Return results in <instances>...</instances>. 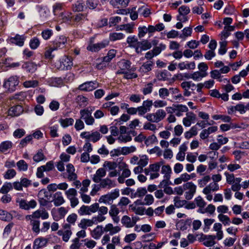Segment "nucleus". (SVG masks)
Segmentation results:
<instances>
[{
	"mask_svg": "<svg viewBox=\"0 0 249 249\" xmlns=\"http://www.w3.org/2000/svg\"><path fill=\"white\" fill-rule=\"evenodd\" d=\"M174 203L175 206L179 208L185 206L187 201L185 200H180L178 197L176 196L174 198Z\"/></svg>",
	"mask_w": 249,
	"mask_h": 249,
	"instance_id": "nucleus-48",
	"label": "nucleus"
},
{
	"mask_svg": "<svg viewBox=\"0 0 249 249\" xmlns=\"http://www.w3.org/2000/svg\"><path fill=\"white\" fill-rule=\"evenodd\" d=\"M197 134V128L196 126H193L191 129L185 132L184 137L186 139H189Z\"/></svg>",
	"mask_w": 249,
	"mask_h": 249,
	"instance_id": "nucleus-38",
	"label": "nucleus"
},
{
	"mask_svg": "<svg viewBox=\"0 0 249 249\" xmlns=\"http://www.w3.org/2000/svg\"><path fill=\"white\" fill-rule=\"evenodd\" d=\"M85 8L84 2L82 0H78L72 4V9L74 12H79L84 11Z\"/></svg>",
	"mask_w": 249,
	"mask_h": 249,
	"instance_id": "nucleus-28",
	"label": "nucleus"
},
{
	"mask_svg": "<svg viewBox=\"0 0 249 249\" xmlns=\"http://www.w3.org/2000/svg\"><path fill=\"white\" fill-rule=\"evenodd\" d=\"M67 38L64 36H60L58 40L56 41L54 47L57 49L63 48L65 47L66 43H67Z\"/></svg>",
	"mask_w": 249,
	"mask_h": 249,
	"instance_id": "nucleus-37",
	"label": "nucleus"
},
{
	"mask_svg": "<svg viewBox=\"0 0 249 249\" xmlns=\"http://www.w3.org/2000/svg\"><path fill=\"white\" fill-rule=\"evenodd\" d=\"M182 34L180 35L179 37L181 38H185L186 37L191 36L192 29L190 27L184 28L182 31Z\"/></svg>",
	"mask_w": 249,
	"mask_h": 249,
	"instance_id": "nucleus-56",
	"label": "nucleus"
},
{
	"mask_svg": "<svg viewBox=\"0 0 249 249\" xmlns=\"http://www.w3.org/2000/svg\"><path fill=\"white\" fill-rule=\"evenodd\" d=\"M194 201L197 207L203 208L206 205V203L204 199L200 196L195 198Z\"/></svg>",
	"mask_w": 249,
	"mask_h": 249,
	"instance_id": "nucleus-45",
	"label": "nucleus"
},
{
	"mask_svg": "<svg viewBox=\"0 0 249 249\" xmlns=\"http://www.w3.org/2000/svg\"><path fill=\"white\" fill-rule=\"evenodd\" d=\"M100 218L97 217H96L95 216H93L91 219H82L79 225V227L84 229L87 227H92L94 225H97L100 223L99 220Z\"/></svg>",
	"mask_w": 249,
	"mask_h": 249,
	"instance_id": "nucleus-9",
	"label": "nucleus"
},
{
	"mask_svg": "<svg viewBox=\"0 0 249 249\" xmlns=\"http://www.w3.org/2000/svg\"><path fill=\"white\" fill-rule=\"evenodd\" d=\"M191 221L190 219H187L185 220H180L177 223V227L180 230L182 231L186 230L188 226H189L191 224Z\"/></svg>",
	"mask_w": 249,
	"mask_h": 249,
	"instance_id": "nucleus-36",
	"label": "nucleus"
},
{
	"mask_svg": "<svg viewBox=\"0 0 249 249\" xmlns=\"http://www.w3.org/2000/svg\"><path fill=\"white\" fill-rule=\"evenodd\" d=\"M99 183L100 184L99 186L101 188H107L109 189L116 186L115 181L108 178L101 179V181H100Z\"/></svg>",
	"mask_w": 249,
	"mask_h": 249,
	"instance_id": "nucleus-17",
	"label": "nucleus"
},
{
	"mask_svg": "<svg viewBox=\"0 0 249 249\" xmlns=\"http://www.w3.org/2000/svg\"><path fill=\"white\" fill-rule=\"evenodd\" d=\"M161 173L163 174V178H171L172 169L170 165H165L162 166Z\"/></svg>",
	"mask_w": 249,
	"mask_h": 249,
	"instance_id": "nucleus-39",
	"label": "nucleus"
},
{
	"mask_svg": "<svg viewBox=\"0 0 249 249\" xmlns=\"http://www.w3.org/2000/svg\"><path fill=\"white\" fill-rule=\"evenodd\" d=\"M166 48V45L163 44H160L158 46L154 47L152 51L155 55V56H157L162 51H163Z\"/></svg>",
	"mask_w": 249,
	"mask_h": 249,
	"instance_id": "nucleus-55",
	"label": "nucleus"
},
{
	"mask_svg": "<svg viewBox=\"0 0 249 249\" xmlns=\"http://www.w3.org/2000/svg\"><path fill=\"white\" fill-rule=\"evenodd\" d=\"M66 171L68 173L67 178L69 181L74 180L77 179V175L75 173V168L71 163H69L66 166Z\"/></svg>",
	"mask_w": 249,
	"mask_h": 249,
	"instance_id": "nucleus-16",
	"label": "nucleus"
},
{
	"mask_svg": "<svg viewBox=\"0 0 249 249\" xmlns=\"http://www.w3.org/2000/svg\"><path fill=\"white\" fill-rule=\"evenodd\" d=\"M222 225L219 223H215L213 226V230L216 231V235L215 237L218 240H221L223 238V233L221 230Z\"/></svg>",
	"mask_w": 249,
	"mask_h": 249,
	"instance_id": "nucleus-31",
	"label": "nucleus"
},
{
	"mask_svg": "<svg viewBox=\"0 0 249 249\" xmlns=\"http://www.w3.org/2000/svg\"><path fill=\"white\" fill-rule=\"evenodd\" d=\"M18 80L16 76H11L3 84V87L9 91L15 90L16 87L18 84Z\"/></svg>",
	"mask_w": 249,
	"mask_h": 249,
	"instance_id": "nucleus-8",
	"label": "nucleus"
},
{
	"mask_svg": "<svg viewBox=\"0 0 249 249\" xmlns=\"http://www.w3.org/2000/svg\"><path fill=\"white\" fill-rule=\"evenodd\" d=\"M178 11L179 16H186L190 13V10L189 7L183 5L178 8Z\"/></svg>",
	"mask_w": 249,
	"mask_h": 249,
	"instance_id": "nucleus-64",
	"label": "nucleus"
},
{
	"mask_svg": "<svg viewBox=\"0 0 249 249\" xmlns=\"http://www.w3.org/2000/svg\"><path fill=\"white\" fill-rule=\"evenodd\" d=\"M121 148L122 155H126L134 152L136 150V147L134 146H131L129 147H123Z\"/></svg>",
	"mask_w": 249,
	"mask_h": 249,
	"instance_id": "nucleus-47",
	"label": "nucleus"
},
{
	"mask_svg": "<svg viewBox=\"0 0 249 249\" xmlns=\"http://www.w3.org/2000/svg\"><path fill=\"white\" fill-rule=\"evenodd\" d=\"M57 234L59 236H62V240L65 242H68L72 235L71 229H66V230H59L57 231Z\"/></svg>",
	"mask_w": 249,
	"mask_h": 249,
	"instance_id": "nucleus-25",
	"label": "nucleus"
},
{
	"mask_svg": "<svg viewBox=\"0 0 249 249\" xmlns=\"http://www.w3.org/2000/svg\"><path fill=\"white\" fill-rule=\"evenodd\" d=\"M106 175V170L104 168H99L93 175L92 180L95 183H99L102 178Z\"/></svg>",
	"mask_w": 249,
	"mask_h": 249,
	"instance_id": "nucleus-18",
	"label": "nucleus"
},
{
	"mask_svg": "<svg viewBox=\"0 0 249 249\" xmlns=\"http://www.w3.org/2000/svg\"><path fill=\"white\" fill-rule=\"evenodd\" d=\"M232 22V18H226L223 19V24L225 25L223 31L222 32L221 37L226 38L230 35L231 32L233 31V26L230 25Z\"/></svg>",
	"mask_w": 249,
	"mask_h": 249,
	"instance_id": "nucleus-5",
	"label": "nucleus"
},
{
	"mask_svg": "<svg viewBox=\"0 0 249 249\" xmlns=\"http://www.w3.org/2000/svg\"><path fill=\"white\" fill-rule=\"evenodd\" d=\"M166 116V112L163 109H158L155 113L147 114L145 118L149 122L158 123Z\"/></svg>",
	"mask_w": 249,
	"mask_h": 249,
	"instance_id": "nucleus-2",
	"label": "nucleus"
},
{
	"mask_svg": "<svg viewBox=\"0 0 249 249\" xmlns=\"http://www.w3.org/2000/svg\"><path fill=\"white\" fill-rule=\"evenodd\" d=\"M138 39L136 36H129L127 38V43L129 44V46L132 48H134L136 43L138 42Z\"/></svg>",
	"mask_w": 249,
	"mask_h": 249,
	"instance_id": "nucleus-54",
	"label": "nucleus"
},
{
	"mask_svg": "<svg viewBox=\"0 0 249 249\" xmlns=\"http://www.w3.org/2000/svg\"><path fill=\"white\" fill-rule=\"evenodd\" d=\"M206 75V73H202L200 71H196L192 74L190 77L195 81H199Z\"/></svg>",
	"mask_w": 249,
	"mask_h": 249,
	"instance_id": "nucleus-43",
	"label": "nucleus"
},
{
	"mask_svg": "<svg viewBox=\"0 0 249 249\" xmlns=\"http://www.w3.org/2000/svg\"><path fill=\"white\" fill-rule=\"evenodd\" d=\"M188 110L187 107L183 105H176L175 115L178 117H180L183 113L186 112Z\"/></svg>",
	"mask_w": 249,
	"mask_h": 249,
	"instance_id": "nucleus-29",
	"label": "nucleus"
},
{
	"mask_svg": "<svg viewBox=\"0 0 249 249\" xmlns=\"http://www.w3.org/2000/svg\"><path fill=\"white\" fill-rule=\"evenodd\" d=\"M99 202L105 204H108L110 202H112L109 193L102 196L99 199Z\"/></svg>",
	"mask_w": 249,
	"mask_h": 249,
	"instance_id": "nucleus-53",
	"label": "nucleus"
},
{
	"mask_svg": "<svg viewBox=\"0 0 249 249\" xmlns=\"http://www.w3.org/2000/svg\"><path fill=\"white\" fill-rule=\"evenodd\" d=\"M72 13L69 11H64L61 12L59 15V18L60 20H62L63 22H66L71 20L72 18Z\"/></svg>",
	"mask_w": 249,
	"mask_h": 249,
	"instance_id": "nucleus-33",
	"label": "nucleus"
},
{
	"mask_svg": "<svg viewBox=\"0 0 249 249\" xmlns=\"http://www.w3.org/2000/svg\"><path fill=\"white\" fill-rule=\"evenodd\" d=\"M147 193V190L145 188H139L133 194L134 197H142L144 196Z\"/></svg>",
	"mask_w": 249,
	"mask_h": 249,
	"instance_id": "nucleus-42",
	"label": "nucleus"
},
{
	"mask_svg": "<svg viewBox=\"0 0 249 249\" xmlns=\"http://www.w3.org/2000/svg\"><path fill=\"white\" fill-rule=\"evenodd\" d=\"M59 122L63 127H67L70 125H72L74 122V120L71 118H67L65 119H61L59 120Z\"/></svg>",
	"mask_w": 249,
	"mask_h": 249,
	"instance_id": "nucleus-40",
	"label": "nucleus"
},
{
	"mask_svg": "<svg viewBox=\"0 0 249 249\" xmlns=\"http://www.w3.org/2000/svg\"><path fill=\"white\" fill-rule=\"evenodd\" d=\"M219 185L217 183L212 182L208 185L206 186L203 190L202 192L203 194L211 193L212 191H216L219 190Z\"/></svg>",
	"mask_w": 249,
	"mask_h": 249,
	"instance_id": "nucleus-27",
	"label": "nucleus"
},
{
	"mask_svg": "<svg viewBox=\"0 0 249 249\" xmlns=\"http://www.w3.org/2000/svg\"><path fill=\"white\" fill-rule=\"evenodd\" d=\"M216 238L215 235H207L202 234L198 238V240L202 242L204 246L209 247H212L215 244L214 240Z\"/></svg>",
	"mask_w": 249,
	"mask_h": 249,
	"instance_id": "nucleus-10",
	"label": "nucleus"
},
{
	"mask_svg": "<svg viewBox=\"0 0 249 249\" xmlns=\"http://www.w3.org/2000/svg\"><path fill=\"white\" fill-rule=\"evenodd\" d=\"M65 194L67 196V198L69 199L71 197L76 196L77 195V192L74 188H71L67 190L65 192Z\"/></svg>",
	"mask_w": 249,
	"mask_h": 249,
	"instance_id": "nucleus-52",
	"label": "nucleus"
},
{
	"mask_svg": "<svg viewBox=\"0 0 249 249\" xmlns=\"http://www.w3.org/2000/svg\"><path fill=\"white\" fill-rule=\"evenodd\" d=\"M196 119V115L192 112H189L186 114V116L182 120V123L186 127L190 126L192 123Z\"/></svg>",
	"mask_w": 249,
	"mask_h": 249,
	"instance_id": "nucleus-19",
	"label": "nucleus"
},
{
	"mask_svg": "<svg viewBox=\"0 0 249 249\" xmlns=\"http://www.w3.org/2000/svg\"><path fill=\"white\" fill-rule=\"evenodd\" d=\"M130 62L129 61L123 60L119 63V66L120 68V71H126L130 68Z\"/></svg>",
	"mask_w": 249,
	"mask_h": 249,
	"instance_id": "nucleus-41",
	"label": "nucleus"
},
{
	"mask_svg": "<svg viewBox=\"0 0 249 249\" xmlns=\"http://www.w3.org/2000/svg\"><path fill=\"white\" fill-rule=\"evenodd\" d=\"M143 199V202L142 203V205H150L152 204L154 201L153 196L151 194L145 195Z\"/></svg>",
	"mask_w": 249,
	"mask_h": 249,
	"instance_id": "nucleus-44",
	"label": "nucleus"
},
{
	"mask_svg": "<svg viewBox=\"0 0 249 249\" xmlns=\"http://www.w3.org/2000/svg\"><path fill=\"white\" fill-rule=\"evenodd\" d=\"M18 169L20 171H25L28 169V164L24 160H20L17 163Z\"/></svg>",
	"mask_w": 249,
	"mask_h": 249,
	"instance_id": "nucleus-62",
	"label": "nucleus"
},
{
	"mask_svg": "<svg viewBox=\"0 0 249 249\" xmlns=\"http://www.w3.org/2000/svg\"><path fill=\"white\" fill-rule=\"evenodd\" d=\"M148 158L146 155H142L141 156L140 159L138 162L137 164L143 167L147 165L148 163Z\"/></svg>",
	"mask_w": 249,
	"mask_h": 249,
	"instance_id": "nucleus-63",
	"label": "nucleus"
},
{
	"mask_svg": "<svg viewBox=\"0 0 249 249\" xmlns=\"http://www.w3.org/2000/svg\"><path fill=\"white\" fill-rule=\"evenodd\" d=\"M53 202L55 206H59L65 202L61 192H57L53 195Z\"/></svg>",
	"mask_w": 249,
	"mask_h": 249,
	"instance_id": "nucleus-22",
	"label": "nucleus"
},
{
	"mask_svg": "<svg viewBox=\"0 0 249 249\" xmlns=\"http://www.w3.org/2000/svg\"><path fill=\"white\" fill-rule=\"evenodd\" d=\"M211 178L209 176H205L202 178L198 179V184L200 187H203L210 181Z\"/></svg>",
	"mask_w": 249,
	"mask_h": 249,
	"instance_id": "nucleus-60",
	"label": "nucleus"
},
{
	"mask_svg": "<svg viewBox=\"0 0 249 249\" xmlns=\"http://www.w3.org/2000/svg\"><path fill=\"white\" fill-rule=\"evenodd\" d=\"M48 240L43 237L38 238L34 241L33 245L34 249H38L45 246L47 243Z\"/></svg>",
	"mask_w": 249,
	"mask_h": 249,
	"instance_id": "nucleus-26",
	"label": "nucleus"
},
{
	"mask_svg": "<svg viewBox=\"0 0 249 249\" xmlns=\"http://www.w3.org/2000/svg\"><path fill=\"white\" fill-rule=\"evenodd\" d=\"M23 110V108L21 106H15L9 109L8 115L13 117L18 116L22 113Z\"/></svg>",
	"mask_w": 249,
	"mask_h": 249,
	"instance_id": "nucleus-23",
	"label": "nucleus"
},
{
	"mask_svg": "<svg viewBox=\"0 0 249 249\" xmlns=\"http://www.w3.org/2000/svg\"><path fill=\"white\" fill-rule=\"evenodd\" d=\"M95 203L98 206V208L96 210V213L98 211V214L95 216L96 217H98L100 218L99 221L101 223L106 219V217L104 216V215L107 214L108 212V208L107 207L104 206L100 207L99 204L98 203Z\"/></svg>",
	"mask_w": 249,
	"mask_h": 249,
	"instance_id": "nucleus-13",
	"label": "nucleus"
},
{
	"mask_svg": "<svg viewBox=\"0 0 249 249\" xmlns=\"http://www.w3.org/2000/svg\"><path fill=\"white\" fill-rule=\"evenodd\" d=\"M121 223L123 226L127 228H131L134 227V222L131 221V219L127 215H124L121 219Z\"/></svg>",
	"mask_w": 249,
	"mask_h": 249,
	"instance_id": "nucleus-32",
	"label": "nucleus"
},
{
	"mask_svg": "<svg viewBox=\"0 0 249 249\" xmlns=\"http://www.w3.org/2000/svg\"><path fill=\"white\" fill-rule=\"evenodd\" d=\"M12 142L11 141H6L2 142L0 144V152L5 153L12 147Z\"/></svg>",
	"mask_w": 249,
	"mask_h": 249,
	"instance_id": "nucleus-34",
	"label": "nucleus"
},
{
	"mask_svg": "<svg viewBox=\"0 0 249 249\" xmlns=\"http://www.w3.org/2000/svg\"><path fill=\"white\" fill-rule=\"evenodd\" d=\"M183 187L184 190H186L185 193V198L187 200L191 199L196 192V185L192 182H188L184 184Z\"/></svg>",
	"mask_w": 249,
	"mask_h": 249,
	"instance_id": "nucleus-6",
	"label": "nucleus"
},
{
	"mask_svg": "<svg viewBox=\"0 0 249 249\" xmlns=\"http://www.w3.org/2000/svg\"><path fill=\"white\" fill-rule=\"evenodd\" d=\"M99 87V84L96 81H89L85 82L79 86L78 89L84 91H90Z\"/></svg>",
	"mask_w": 249,
	"mask_h": 249,
	"instance_id": "nucleus-11",
	"label": "nucleus"
},
{
	"mask_svg": "<svg viewBox=\"0 0 249 249\" xmlns=\"http://www.w3.org/2000/svg\"><path fill=\"white\" fill-rule=\"evenodd\" d=\"M242 179L240 178H237L234 179V191H238L242 187L244 189H246L249 187V180L245 181L243 182L242 185L240 184Z\"/></svg>",
	"mask_w": 249,
	"mask_h": 249,
	"instance_id": "nucleus-24",
	"label": "nucleus"
},
{
	"mask_svg": "<svg viewBox=\"0 0 249 249\" xmlns=\"http://www.w3.org/2000/svg\"><path fill=\"white\" fill-rule=\"evenodd\" d=\"M124 37V35L121 33H112L109 35V39L111 41L120 40Z\"/></svg>",
	"mask_w": 249,
	"mask_h": 249,
	"instance_id": "nucleus-49",
	"label": "nucleus"
},
{
	"mask_svg": "<svg viewBox=\"0 0 249 249\" xmlns=\"http://www.w3.org/2000/svg\"><path fill=\"white\" fill-rule=\"evenodd\" d=\"M76 100L80 106L85 107L87 105L88 99L82 95H78Z\"/></svg>",
	"mask_w": 249,
	"mask_h": 249,
	"instance_id": "nucleus-57",
	"label": "nucleus"
},
{
	"mask_svg": "<svg viewBox=\"0 0 249 249\" xmlns=\"http://www.w3.org/2000/svg\"><path fill=\"white\" fill-rule=\"evenodd\" d=\"M218 218L219 220L225 226L229 225L231 223L230 218L226 215L220 213L218 215Z\"/></svg>",
	"mask_w": 249,
	"mask_h": 249,
	"instance_id": "nucleus-58",
	"label": "nucleus"
},
{
	"mask_svg": "<svg viewBox=\"0 0 249 249\" xmlns=\"http://www.w3.org/2000/svg\"><path fill=\"white\" fill-rule=\"evenodd\" d=\"M19 205L20 208L28 210L30 209L35 208L36 205V202L35 200H31L30 201H27L24 199H21L19 202Z\"/></svg>",
	"mask_w": 249,
	"mask_h": 249,
	"instance_id": "nucleus-14",
	"label": "nucleus"
},
{
	"mask_svg": "<svg viewBox=\"0 0 249 249\" xmlns=\"http://www.w3.org/2000/svg\"><path fill=\"white\" fill-rule=\"evenodd\" d=\"M13 188V185L11 183L6 182L4 184L0 189V192L2 194H7Z\"/></svg>",
	"mask_w": 249,
	"mask_h": 249,
	"instance_id": "nucleus-51",
	"label": "nucleus"
},
{
	"mask_svg": "<svg viewBox=\"0 0 249 249\" xmlns=\"http://www.w3.org/2000/svg\"><path fill=\"white\" fill-rule=\"evenodd\" d=\"M194 174L189 175L185 173L181 174L179 177L174 179V183L176 185L180 184L183 182H186L194 178Z\"/></svg>",
	"mask_w": 249,
	"mask_h": 249,
	"instance_id": "nucleus-21",
	"label": "nucleus"
},
{
	"mask_svg": "<svg viewBox=\"0 0 249 249\" xmlns=\"http://www.w3.org/2000/svg\"><path fill=\"white\" fill-rule=\"evenodd\" d=\"M72 65L71 58L68 56H64L60 60L56 66L58 69L64 70L71 69Z\"/></svg>",
	"mask_w": 249,
	"mask_h": 249,
	"instance_id": "nucleus-7",
	"label": "nucleus"
},
{
	"mask_svg": "<svg viewBox=\"0 0 249 249\" xmlns=\"http://www.w3.org/2000/svg\"><path fill=\"white\" fill-rule=\"evenodd\" d=\"M163 163V161H160L149 165L148 168H145L144 170L145 174L149 176L150 179L159 178L160 177V169Z\"/></svg>",
	"mask_w": 249,
	"mask_h": 249,
	"instance_id": "nucleus-1",
	"label": "nucleus"
},
{
	"mask_svg": "<svg viewBox=\"0 0 249 249\" xmlns=\"http://www.w3.org/2000/svg\"><path fill=\"white\" fill-rule=\"evenodd\" d=\"M119 210L115 204L111 205L109 211V214L110 216H117L119 213Z\"/></svg>",
	"mask_w": 249,
	"mask_h": 249,
	"instance_id": "nucleus-61",
	"label": "nucleus"
},
{
	"mask_svg": "<svg viewBox=\"0 0 249 249\" xmlns=\"http://www.w3.org/2000/svg\"><path fill=\"white\" fill-rule=\"evenodd\" d=\"M25 38V37L24 36L17 35L15 37H11L10 40L11 42L19 46H22L24 44Z\"/></svg>",
	"mask_w": 249,
	"mask_h": 249,
	"instance_id": "nucleus-30",
	"label": "nucleus"
},
{
	"mask_svg": "<svg viewBox=\"0 0 249 249\" xmlns=\"http://www.w3.org/2000/svg\"><path fill=\"white\" fill-rule=\"evenodd\" d=\"M101 137V136L100 133L97 131H95L90 133L89 140L93 142H95L98 141L100 139Z\"/></svg>",
	"mask_w": 249,
	"mask_h": 249,
	"instance_id": "nucleus-59",
	"label": "nucleus"
},
{
	"mask_svg": "<svg viewBox=\"0 0 249 249\" xmlns=\"http://www.w3.org/2000/svg\"><path fill=\"white\" fill-rule=\"evenodd\" d=\"M92 109L89 108L82 109L80 111V118L84 120L87 125H92L94 123V119L91 114Z\"/></svg>",
	"mask_w": 249,
	"mask_h": 249,
	"instance_id": "nucleus-4",
	"label": "nucleus"
},
{
	"mask_svg": "<svg viewBox=\"0 0 249 249\" xmlns=\"http://www.w3.org/2000/svg\"><path fill=\"white\" fill-rule=\"evenodd\" d=\"M117 74H124V77L127 79H132L136 78L137 75L134 73H131L127 72V71H117Z\"/></svg>",
	"mask_w": 249,
	"mask_h": 249,
	"instance_id": "nucleus-46",
	"label": "nucleus"
},
{
	"mask_svg": "<svg viewBox=\"0 0 249 249\" xmlns=\"http://www.w3.org/2000/svg\"><path fill=\"white\" fill-rule=\"evenodd\" d=\"M178 67L180 71L184 70H194L196 68V63L195 62H181L178 65Z\"/></svg>",
	"mask_w": 249,
	"mask_h": 249,
	"instance_id": "nucleus-20",
	"label": "nucleus"
},
{
	"mask_svg": "<svg viewBox=\"0 0 249 249\" xmlns=\"http://www.w3.org/2000/svg\"><path fill=\"white\" fill-rule=\"evenodd\" d=\"M98 206L95 203L89 205H82L78 210V213L81 215H90L92 213H96Z\"/></svg>",
	"mask_w": 249,
	"mask_h": 249,
	"instance_id": "nucleus-3",
	"label": "nucleus"
},
{
	"mask_svg": "<svg viewBox=\"0 0 249 249\" xmlns=\"http://www.w3.org/2000/svg\"><path fill=\"white\" fill-rule=\"evenodd\" d=\"M104 231L102 225H97L90 231L91 236L95 240L99 239L103 234Z\"/></svg>",
	"mask_w": 249,
	"mask_h": 249,
	"instance_id": "nucleus-15",
	"label": "nucleus"
},
{
	"mask_svg": "<svg viewBox=\"0 0 249 249\" xmlns=\"http://www.w3.org/2000/svg\"><path fill=\"white\" fill-rule=\"evenodd\" d=\"M22 67L28 72L33 73L36 70V65L32 62L25 63Z\"/></svg>",
	"mask_w": 249,
	"mask_h": 249,
	"instance_id": "nucleus-35",
	"label": "nucleus"
},
{
	"mask_svg": "<svg viewBox=\"0 0 249 249\" xmlns=\"http://www.w3.org/2000/svg\"><path fill=\"white\" fill-rule=\"evenodd\" d=\"M170 94L169 90L165 88H160L159 90V95L161 99H165Z\"/></svg>",
	"mask_w": 249,
	"mask_h": 249,
	"instance_id": "nucleus-50",
	"label": "nucleus"
},
{
	"mask_svg": "<svg viewBox=\"0 0 249 249\" xmlns=\"http://www.w3.org/2000/svg\"><path fill=\"white\" fill-rule=\"evenodd\" d=\"M109 43L108 40H104L100 43L96 44H90L88 47L87 49L91 52H98L101 49L107 47Z\"/></svg>",
	"mask_w": 249,
	"mask_h": 249,
	"instance_id": "nucleus-12",
	"label": "nucleus"
}]
</instances>
